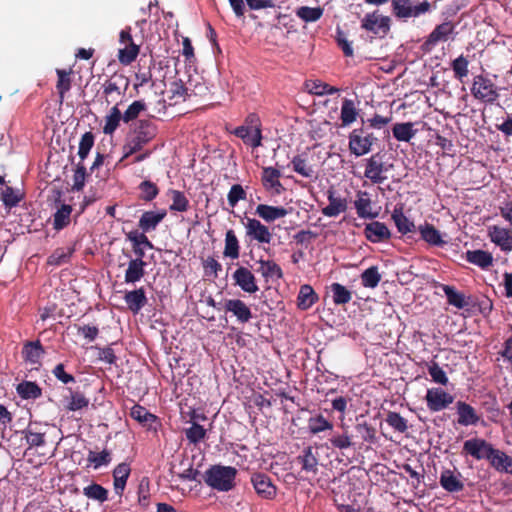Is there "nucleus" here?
Segmentation results:
<instances>
[{
	"label": "nucleus",
	"mask_w": 512,
	"mask_h": 512,
	"mask_svg": "<svg viewBox=\"0 0 512 512\" xmlns=\"http://www.w3.org/2000/svg\"><path fill=\"white\" fill-rule=\"evenodd\" d=\"M318 301V295L308 284H304L300 287L297 296V307L301 310H308Z\"/></svg>",
	"instance_id": "obj_31"
},
{
	"label": "nucleus",
	"mask_w": 512,
	"mask_h": 512,
	"mask_svg": "<svg viewBox=\"0 0 512 512\" xmlns=\"http://www.w3.org/2000/svg\"><path fill=\"white\" fill-rule=\"evenodd\" d=\"M186 438L190 443L197 444L206 436V430L203 426L193 422L192 426L185 430Z\"/></svg>",
	"instance_id": "obj_63"
},
{
	"label": "nucleus",
	"mask_w": 512,
	"mask_h": 512,
	"mask_svg": "<svg viewBox=\"0 0 512 512\" xmlns=\"http://www.w3.org/2000/svg\"><path fill=\"white\" fill-rule=\"evenodd\" d=\"M124 82V87L127 88L129 81L123 75H115L110 79L106 80L103 84V93L106 97L111 96L113 93L120 95L121 83Z\"/></svg>",
	"instance_id": "obj_46"
},
{
	"label": "nucleus",
	"mask_w": 512,
	"mask_h": 512,
	"mask_svg": "<svg viewBox=\"0 0 512 512\" xmlns=\"http://www.w3.org/2000/svg\"><path fill=\"white\" fill-rule=\"evenodd\" d=\"M365 162L364 176L371 183L380 185L387 180L385 173L388 171V168L385 166L380 153L372 155Z\"/></svg>",
	"instance_id": "obj_8"
},
{
	"label": "nucleus",
	"mask_w": 512,
	"mask_h": 512,
	"mask_svg": "<svg viewBox=\"0 0 512 512\" xmlns=\"http://www.w3.org/2000/svg\"><path fill=\"white\" fill-rule=\"evenodd\" d=\"M261 219L266 222H273L277 219L283 218L287 215L288 211L284 207L270 206L266 204H259L255 212Z\"/></svg>",
	"instance_id": "obj_30"
},
{
	"label": "nucleus",
	"mask_w": 512,
	"mask_h": 512,
	"mask_svg": "<svg viewBox=\"0 0 512 512\" xmlns=\"http://www.w3.org/2000/svg\"><path fill=\"white\" fill-rule=\"evenodd\" d=\"M232 277L235 285H238L246 293L253 294L259 290L254 274L246 267H238Z\"/></svg>",
	"instance_id": "obj_15"
},
{
	"label": "nucleus",
	"mask_w": 512,
	"mask_h": 512,
	"mask_svg": "<svg viewBox=\"0 0 512 512\" xmlns=\"http://www.w3.org/2000/svg\"><path fill=\"white\" fill-rule=\"evenodd\" d=\"M70 391V401L67 404V409L70 411H77L86 408L89 405V399L80 391Z\"/></svg>",
	"instance_id": "obj_57"
},
{
	"label": "nucleus",
	"mask_w": 512,
	"mask_h": 512,
	"mask_svg": "<svg viewBox=\"0 0 512 512\" xmlns=\"http://www.w3.org/2000/svg\"><path fill=\"white\" fill-rule=\"evenodd\" d=\"M131 31V27L127 26L119 34V43L123 47L118 50V60L123 65H130L134 62L140 51L139 45L132 38Z\"/></svg>",
	"instance_id": "obj_7"
},
{
	"label": "nucleus",
	"mask_w": 512,
	"mask_h": 512,
	"mask_svg": "<svg viewBox=\"0 0 512 512\" xmlns=\"http://www.w3.org/2000/svg\"><path fill=\"white\" fill-rule=\"evenodd\" d=\"M425 400L431 412H438L452 404L454 396L441 388H430L427 390Z\"/></svg>",
	"instance_id": "obj_10"
},
{
	"label": "nucleus",
	"mask_w": 512,
	"mask_h": 512,
	"mask_svg": "<svg viewBox=\"0 0 512 512\" xmlns=\"http://www.w3.org/2000/svg\"><path fill=\"white\" fill-rule=\"evenodd\" d=\"M46 351L40 340L26 341L21 350L23 361L33 367L41 364V359Z\"/></svg>",
	"instance_id": "obj_14"
},
{
	"label": "nucleus",
	"mask_w": 512,
	"mask_h": 512,
	"mask_svg": "<svg viewBox=\"0 0 512 512\" xmlns=\"http://www.w3.org/2000/svg\"><path fill=\"white\" fill-rule=\"evenodd\" d=\"M130 416L141 425L151 428L158 418L156 415L150 413L145 407L135 404L130 410Z\"/></svg>",
	"instance_id": "obj_34"
},
{
	"label": "nucleus",
	"mask_w": 512,
	"mask_h": 512,
	"mask_svg": "<svg viewBox=\"0 0 512 512\" xmlns=\"http://www.w3.org/2000/svg\"><path fill=\"white\" fill-rule=\"evenodd\" d=\"M280 171L273 167H264L262 171V183L267 189H275L277 192L282 184L279 181Z\"/></svg>",
	"instance_id": "obj_40"
},
{
	"label": "nucleus",
	"mask_w": 512,
	"mask_h": 512,
	"mask_svg": "<svg viewBox=\"0 0 512 512\" xmlns=\"http://www.w3.org/2000/svg\"><path fill=\"white\" fill-rule=\"evenodd\" d=\"M488 462L497 472L512 475V456L504 451L494 448Z\"/></svg>",
	"instance_id": "obj_18"
},
{
	"label": "nucleus",
	"mask_w": 512,
	"mask_h": 512,
	"mask_svg": "<svg viewBox=\"0 0 512 512\" xmlns=\"http://www.w3.org/2000/svg\"><path fill=\"white\" fill-rule=\"evenodd\" d=\"M23 434L29 447H40L46 443V432L42 430L41 425L37 422H30Z\"/></svg>",
	"instance_id": "obj_20"
},
{
	"label": "nucleus",
	"mask_w": 512,
	"mask_h": 512,
	"mask_svg": "<svg viewBox=\"0 0 512 512\" xmlns=\"http://www.w3.org/2000/svg\"><path fill=\"white\" fill-rule=\"evenodd\" d=\"M355 430L364 442L374 443L376 441V429L367 421L358 422Z\"/></svg>",
	"instance_id": "obj_55"
},
{
	"label": "nucleus",
	"mask_w": 512,
	"mask_h": 512,
	"mask_svg": "<svg viewBox=\"0 0 512 512\" xmlns=\"http://www.w3.org/2000/svg\"><path fill=\"white\" fill-rule=\"evenodd\" d=\"M73 253L70 248H58L47 259V264L60 266L67 263Z\"/></svg>",
	"instance_id": "obj_54"
},
{
	"label": "nucleus",
	"mask_w": 512,
	"mask_h": 512,
	"mask_svg": "<svg viewBox=\"0 0 512 512\" xmlns=\"http://www.w3.org/2000/svg\"><path fill=\"white\" fill-rule=\"evenodd\" d=\"M146 262L140 259H131L125 271L124 280L127 284L140 281L145 275Z\"/></svg>",
	"instance_id": "obj_27"
},
{
	"label": "nucleus",
	"mask_w": 512,
	"mask_h": 512,
	"mask_svg": "<svg viewBox=\"0 0 512 512\" xmlns=\"http://www.w3.org/2000/svg\"><path fill=\"white\" fill-rule=\"evenodd\" d=\"M259 268L257 271L266 279V281L272 279H281L283 272L281 267L274 261H260Z\"/></svg>",
	"instance_id": "obj_39"
},
{
	"label": "nucleus",
	"mask_w": 512,
	"mask_h": 512,
	"mask_svg": "<svg viewBox=\"0 0 512 512\" xmlns=\"http://www.w3.org/2000/svg\"><path fill=\"white\" fill-rule=\"evenodd\" d=\"M385 421L398 433L404 434L408 431V421L398 412L389 411L386 415Z\"/></svg>",
	"instance_id": "obj_49"
},
{
	"label": "nucleus",
	"mask_w": 512,
	"mask_h": 512,
	"mask_svg": "<svg viewBox=\"0 0 512 512\" xmlns=\"http://www.w3.org/2000/svg\"><path fill=\"white\" fill-rule=\"evenodd\" d=\"M247 234L256 239L260 243H269L271 241V233L267 226H246Z\"/></svg>",
	"instance_id": "obj_59"
},
{
	"label": "nucleus",
	"mask_w": 512,
	"mask_h": 512,
	"mask_svg": "<svg viewBox=\"0 0 512 512\" xmlns=\"http://www.w3.org/2000/svg\"><path fill=\"white\" fill-rule=\"evenodd\" d=\"M332 448L344 450L353 446L352 436L347 431L339 434L335 433L329 438Z\"/></svg>",
	"instance_id": "obj_56"
},
{
	"label": "nucleus",
	"mask_w": 512,
	"mask_h": 512,
	"mask_svg": "<svg viewBox=\"0 0 512 512\" xmlns=\"http://www.w3.org/2000/svg\"><path fill=\"white\" fill-rule=\"evenodd\" d=\"M124 300L129 310L134 314L139 313L141 309L147 304V297L142 287L126 292L124 295Z\"/></svg>",
	"instance_id": "obj_24"
},
{
	"label": "nucleus",
	"mask_w": 512,
	"mask_h": 512,
	"mask_svg": "<svg viewBox=\"0 0 512 512\" xmlns=\"http://www.w3.org/2000/svg\"><path fill=\"white\" fill-rule=\"evenodd\" d=\"M237 469L232 466L212 465L204 473V482L212 489L227 492L235 487Z\"/></svg>",
	"instance_id": "obj_2"
},
{
	"label": "nucleus",
	"mask_w": 512,
	"mask_h": 512,
	"mask_svg": "<svg viewBox=\"0 0 512 512\" xmlns=\"http://www.w3.org/2000/svg\"><path fill=\"white\" fill-rule=\"evenodd\" d=\"M362 28L375 34L380 31L386 33L389 30V18L379 17L375 13L367 14L362 19Z\"/></svg>",
	"instance_id": "obj_25"
},
{
	"label": "nucleus",
	"mask_w": 512,
	"mask_h": 512,
	"mask_svg": "<svg viewBox=\"0 0 512 512\" xmlns=\"http://www.w3.org/2000/svg\"><path fill=\"white\" fill-rule=\"evenodd\" d=\"M147 106L143 100H136L132 102L123 113V121L129 123L136 120L139 115L146 110Z\"/></svg>",
	"instance_id": "obj_51"
},
{
	"label": "nucleus",
	"mask_w": 512,
	"mask_h": 512,
	"mask_svg": "<svg viewBox=\"0 0 512 512\" xmlns=\"http://www.w3.org/2000/svg\"><path fill=\"white\" fill-rule=\"evenodd\" d=\"M322 14L321 7L302 6L296 11V15L305 22H315L321 18Z\"/></svg>",
	"instance_id": "obj_53"
},
{
	"label": "nucleus",
	"mask_w": 512,
	"mask_h": 512,
	"mask_svg": "<svg viewBox=\"0 0 512 512\" xmlns=\"http://www.w3.org/2000/svg\"><path fill=\"white\" fill-rule=\"evenodd\" d=\"M131 469L129 464L120 463L113 470V485L116 494L122 495L125 489Z\"/></svg>",
	"instance_id": "obj_28"
},
{
	"label": "nucleus",
	"mask_w": 512,
	"mask_h": 512,
	"mask_svg": "<svg viewBox=\"0 0 512 512\" xmlns=\"http://www.w3.org/2000/svg\"><path fill=\"white\" fill-rule=\"evenodd\" d=\"M468 66L469 61L463 55H460L454 59L451 63V67L455 78L461 81L464 77H466L469 73Z\"/></svg>",
	"instance_id": "obj_58"
},
{
	"label": "nucleus",
	"mask_w": 512,
	"mask_h": 512,
	"mask_svg": "<svg viewBox=\"0 0 512 512\" xmlns=\"http://www.w3.org/2000/svg\"><path fill=\"white\" fill-rule=\"evenodd\" d=\"M440 287L447 298L448 304L456 307L457 309H463L470 304L468 301L470 297L467 299L465 295L461 292H458L454 286L441 284Z\"/></svg>",
	"instance_id": "obj_29"
},
{
	"label": "nucleus",
	"mask_w": 512,
	"mask_h": 512,
	"mask_svg": "<svg viewBox=\"0 0 512 512\" xmlns=\"http://www.w3.org/2000/svg\"><path fill=\"white\" fill-rule=\"evenodd\" d=\"M83 494L91 500L99 503H104L108 500V490L102 485L97 483H91L90 485L83 488Z\"/></svg>",
	"instance_id": "obj_45"
},
{
	"label": "nucleus",
	"mask_w": 512,
	"mask_h": 512,
	"mask_svg": "<svg viewBox=\"0 0 512 512\" xmlns=\"http://www.w3.org/2000/svg\"><path fill=\"white\" fill-rule=\"evenodd\" d=\"M222 309L225 313H230L232 317H235L240 324H246L253 318L250 307L241 299L224 300Z\"/></svg>",
	"instance_id": "obj_11"
},
{
	"label": "nucleus",
	"mask_w": 512,
	"mask_h": 512,
	"mask_svg": "<svg viewBox=\"0 0 512 512\" xmlns=\"http://www.w3.org/2000/svg\"><path fill=\"white\" fill-rule=\"evenodd\" d=\"M461 478L462 475L460 472L456 473L450 469H445L440 474L439 483L445 491L458 493L464 489V483Z\"/></svg>",
	"instance_id": "obj_16"
},
{
	"label": "nucleus",
	"mask_w": 512,
	"mask_h": 512,
	"mask_svg": "<svg viewBox=\"0 0 512 512\" xmlns=\"http://www.w3.org/2000/svg\"><path fill=\"white\" fill-rule=\"evenodd\" d=\"M329 290L332 293V300L335 305H345L352 299V292L340 283H332Z\"/></svg>",
	"instance_id": "obj_37"
},
{
	"label": "nucleus",
	"mask_w": 512,
	"mask_h": 512,
	"mask_svg": "<svg viewBox=\"0 0 512 512\" xmlns=\"http://www.w3.org/2000/svg\"><path fill=\"white\" fill-rule=\"evenodd\" d=\"M168 196L172 200L170 210L184 212L189 206V201L182 191L170 189L167 192Z\"/></svg>",
	"instance_id": "obj_48"
},
{
	"label": "nucleus",
	"mask_w": 512,
	"mask_h": 512,
	"mask_svg": "<svg viewBox=\"0 0 512 512\" xmlns=\"http://www.w3.org/2000/svg\"><path fill=\"white\" fill-rule=\"evenodd\" d=\"M358 116V111L355 107L353 100L344 99L341 106V114L340 119L342 122V126H348L356 121Z\"/></svg>",
	"instance_id": "obj_43"
},
{
	"label": "nucleus",
	"mask_w": 512,
	"mask_h": 512,
	"mask_svg": "<svg viewBox=\"0 0 512 512\" xmlns=\"http://www.w3.org/2000/svg\"><path fill=\"white\" fill-rule=\"evenodd\" d=\"M243 126L248 127L250 130H253L254 133V142L252 143L253 148H257L261 146L262 134H261V122L260 118L255 113H250L244 121Z\"/></svg>",
	"instance_id": "obj_47"
},
{
	"label": "nucleus",
	"mask_w": 512,
	"mask_h": 512,
	"mask_svg": "<svg viewBox=\"0 0 512 512\" xmlns=\"http://www.w3.org/2000/svg\"><path fill=\"white\" fill-rule=\"evenodd\" d=\"M491 241L501 248L505 252L512 250V234L509 229L501 226H492L489 231Z\"/></svg>",
	"instance_id": "obj_19"
},
{
	"label": "nucleus",
	"mask_w": 512,
	"mask_h": 512,
	"mask_svg": "<svg viewBox=\"0 0 512 512\" xmlns=\"http://www.w3.org/2000/svg\"><path fill=\"white\" fill-rule=\"evenodd\" d=\"M296 461L301 464L302 470L306 473L316 475L318 472V458L313 452L311 446H307L302 450V453L297 456Z\"/></svg>",
	"instance_id": "obj_26"
},
{
	"label": "nucleus",
	"mask_w": 512,
	"mask_h": 512,
	"mask_svg": "<svg viewBox=\"0 0 512 512\" xmlns=\"http://www.w3.org/2000/svg\"><path fill=\"white\" fill-rule=\"evenodd\" d=\"M466 260L482 269H487L493 263L492 254L484 250L467 251Z\"/></svg>",
	"instance_id": "obj_35"
},
{
	"label": "nucleus",
	"mask_w": 512,
	"mask_h": 512,
	"mask_svg": "<svg viewBox=\"0 0 512 512\" xmlns=\"http://www.w3.org/2000/svg\"><path fill=\"white\" fill-rule=\"evenodd\" d=\"M362 285L367 288H375L381 281V275L377 266H371L361 274Z\"/></svg>",
	"instance_id": "obj_50"
},
{
	"label": "nucleus",
	"mask_w": 512,
	"mask_h": 512,
	"mask_svg": "<svg viewBox=\"0 0 512 512\" xmlns=\"http://www.w3.org/2000/svg\"><path fill=\"white\" fill-rule=\"evenodd\" d=\"M290 164L294 172L305 178L311 179L315 176L313 166L308 163L306 154H298L294 156Z\"/></svg>",
	"instance_id": "obj_33"
},
{
	"label": "nucleus",
	"mask_w": 512,
	"mask_h": 512,
	"mask_svg": "<svg viewBox=\"0 0 512 512\" xmlns=\"http://www.w3.org/2000/svg\"><path fill=\"white\" fill-rule=\"evenodd\" d=\"M121 120H123V115L121 114L118 106L115 105L110 109L109 114L105 117L103 133L106 135H112L118 128Z\"/></svg>",
	"instance_id": "obj_44"
},
{
	"label": "nucleus",
	"mask_w": 512,
	"mask_h": 512,
	"mask_svg": "<svg viewBox=\"0 0 512 512\" xmlns=\"http://www.w3.org/2000/svg\"><path fill=\"white\" fill-rule=\"evenodd\" d=\"M421 238L429 245L443 247L451 239H446L447 234H441L434 226H418Z\"/></svg>",
	"instance_id": "obj_22"
},
{
	"label": "nucleus",
	"mask_w": 512,
	"mask_h": 512,
	"mask_svg": "<svg viewBox=\"0 0 512 512\" xmlns=\"http://www.w3.org/2000/svg\"><path fill=\"white\" fill-rule=\"evenodd\" d=\"M112 460L111 452L104 449L101 452H95L93 450H89L87 461V467H93V469L97 470L102 466H107L110 464Z\"/></svg>",
	"instance_id": "obj_41"
},
{
	"label": "nucleus",
	"mask_w": 512,
	"mask_h": 512,
	"mask_svg": "<svg viewBox=\"0 0 512 512\" xmlns=\"http://www.w3.org/2000/svg\"><path fill=\"white\" fill-rule=\"evenodd\" d=\"M328 205L323 209V214L329 217L338 216L347 209V200L337 195L336 191L329 189L327 191Z\"/></svg>",
	"instance_id": "obj_17"
},
{
	"label": "nucleus",
	"mask_w": 512,
	"mask_h": 512,
	"mask_svg": "<svg viewBox=\"0 0 512 512\" xmlns=\"http://www.w3.org/2000/svg\"><path fill=\"white\" fill-rule=\"evenodd\" d=\"M157 126L150 119L138 120L134 128L128 134L124 145V157H128L141 151L157 135Z\"/></svg>",
	"instance_id": "obj_1"
},
{
	"label": "nucleus",
	"mask_w": 512,
	"mask_h": 512,
	"mask_svg": "<svg viewBox=\"0 0 512 512\" xmlns=\"http://www.w3.org/2000/svg\"><path fill=\"white\" fill-rule=\"evenodd\" d=\"M428 373L431 376L432 381L437 384L446 386L449 382L445 371L439 366L437 362L432 361L428 365Z\"/></svg>",
	"instance_id": "obj_61"
},
{
	"label": "nucleus",
	"mask_w": 512,
	"mask_h": 512,
	"mask_svg": "<svg viewBox=\"0 0 512 512\" xmlns=\"http://www.w3.org/2000/svg\"><path fill=\"white\" fill-rule=\"evenodd\" d=\"M457 413V423L461 426H476L479 423L484 425L476 409L465 401H457L455 404Z\"/></svg>",
	"instance_id": "obj_13"
},
{
	"label": "nucleus",
	"mask_w": 512,
	"mask_h": 512,
	"mask_svg": "<svg viewBox=\"0 0 512 512\" xmlns=\"http://www.w3.org/2000/svg\"><path fill=\"white\" fill-rule=\"evenodd\" d=\"M169 92L171 93V99H177L175 103H177L179 99L185 101L190 97L188 94V88L182 80L173 81L170 85Z\"/></svg>",
	"instance_id": "obj_62"
},
{
	"label": "nucleus",
	"mask_w": 512,
	"mask_h": 512,
	"mask_svg": "<svg viewBox=\"0 0 512 512\" xmlns=\"http://www.w3.org/2000/svg\"><path fill=\"white\" fill-rule=\"evenodd\" d=\"M391 8L396 18L407 19L429 12L431 4L428 1L415 4L412 0H391Z\"/></svg>",
	"instance_id": "obj_5"
},
{
	"label": "nucleus",
	"mask_w": 512,
	"mask_h": 512,
	"mask_svg": "<svg viewBox=\"0 0 512 512\" xmlns=\"http://www.w3.org/2000/svg\"><path fill=\"white\" fill-rule=\"evenodd\" d=\"M246 196L247 193L240 184L232 185L227 195L229 206L234 208L240 200H245Z\"/></svg>",
	"instance_id": "obj_64"
},
{
	"label": "nucleus",
	"mask_w": 512,
	"mask_h": 512,
	"mask_svg": "<svg viewBox=\"0 0 512 512\" xmlns=\"http://www.w3.org/2000/svg\"><path fill=\"white\" fill-rule=\"evenodd\" d=\"M94 140H95V137L91 131H88L82 135L80 142H79V149H78V155H79L81 161H83L85 158H87L90 150L92 149V147L94 145Z\"/></svg>",
	"instance_id": "obj_60"
},
{
	"label": "nucleus",
	"mask_w": 512,
	"mask_h": 512,
	"mask_svg": "<svg viewBox=\"0 0 512 512\" xmlns=\"http://www.w3.org/2000/svg\"><path fill=\"white\" fill-rule=\"evenodd\" d=\"M138 189L140 191L139 198L147 202L155 199L159 193V188L157 185L150 180L142 181L139 184Z\"/></svg>",
	"instance_id": "obj_52"
},
{
	"label": "nucleus",
	"mask_w": 512,
	"mask_h": 512,
	"mask_svg": "<svg viewBox=\"0 0 512 512\" xmlns=\"http://www.w3.org/2000/svg\"><path fill=\"white\" fill-rule=\"evenodd\" d=\"M356 214L359 218L364 220H371L378 218L382 212V207L377 200L372 199V195L363 190H358L353 202Z\"/></svg>",
	"instance_id": "obj_4"
},
{
	"label": "nucleus",
	"mask_w": 512,
	"mask_h": 512,
	"mask_svg": "<svg viewBox=\"0 0 512 512\" xmlns=\"http://www.w3.org/2000/svg\"><path fill=\"white\" fill-rule=\"evenodd\" d=\"M412 122L396 123L392 127V133L396 140L401 142H409L415 135L416 130L413 129Z\"/></svg>",
	"instance_id": "obj_36"
},
{
	"label": "nucleus",
	"mask_w": 512,
	"mask_h": 512,
	"mask_svg": "<svg viewBox=\"0 0 512 512\" xmlns=\"http://www.w3.org/2000/svg\"><path fill=\"white\" fill-rule=\"evenodd\" d=\"M251 483L257 495L262 499L272 500L276 497L277 487L267 474L262 472L252 474Z\"/></svg>",
	"instance_id": "obj_12"
},
{
	"label": "nucleus",
	"mask_w": 512,
	"mask_h": 512,
	"mask_svg": "<svg viewBox=\"0 0 512 512\" xmlns=\"http://www.w3.org/2000/svg\"><path fill=\"white\" fill-rule=\"evenodd\" d=\"M454 31V25L451 22H443L437 25L427 37L424 45L433 47L438 42H445L448 40L449 35Z\"/></svg>",
	"instance_id": "obj_21"
},
{
	"label": "nucleus",
	"mask_w": 512,
	"mask_h": 512,
	"mask_svg": "<svg viewBox=\"0 0 512 512\" xmlns=\"http://www.w3.org/2000/svg\"><path fill=\"white\" fill-rule=\"evenodd\" d=\"M470 91L476 100L485 104L492 105L499 98L498 87L490 78L483 74L474 76Z\"/></svg>",
	"instance_id": "obj_3"
},
{
	"label": "nucleus",
	"mask_w": 512,
	"mask_h": 512,
	"mask_svg": "<svg viewBox=\"0 0 512 512\" xmlns=\"http://www.w3.org/2000/svg\"><path fill=\"white\" fill-rule=\"evenodd\" d=\"M56 74H57V78H58L57 82H56V90L59 95V103L62 104L65 99L66 93L69 92L72 87V77L71 76L73 74V70H72V68H69V69L57 68Z\"/></svg>",
	"instance_id": "obj_23"
},
{
	"label": "nucleus",
	"mask_w": 512,
	"mask_h": 512,
	"mask_svg": "<svg viewBox=\"0 0 512 512\" xmlns=\"http://www.w3.org/2000/svg\"><path fill=\"white\" fill-rule=\"evenodd\" d=\"M333 427V423L327 420L322 414H318L308 419V429L313 435H317L326 430H333Z\"/></svg>",
	"instance_id": "obj_42"
},
{
	"label": "nucleus",
	"mask_w": 512,
	"mask_h": 512,
	"mask_svg": "<svg viewBox=\"0 0 512 512\" xmlns=\"http://www.w3.org/2000/svg\"><path fill=\"white\" fill-rule=\"evenodd\" d=\"M18 395L22 399H37L42 395V389L32 381H23L16 387Z\"/></svg>",
	"instance_id": "obj_38"
},
{
	"label": "nucleus",
	"mask_w": 512,
	"mask_h": 512,
	"mask_svg": "<svg viewBox=\"0 0 512 512\" xmlns=\"http://www.w3.org/2000/svg\"><path fill=\"white\" fill-rule=\"evenodd\" d=\"M377 139L363 128L354 129L349 135V151L356 157L368 154Z\"/></svg>",
	"instance_id": "obj_6"
},
{
	"label": "nucleus",
	"mask_w": 512,
	"mask_h": 512,
	"mask_svg": "<svg viewBox=\"0 0 512 512\" xmlns=\"http://www.w3.org/2000/svg\"><path fill=\"white\" fill-rule=\"evenodd\" d=\"M364 235L372 243H385L390 240L392 233L388 226H365Z\"/></svg>",
	"instance_id": "obj_32"
},
{
	"label": "nucleus",
	"mask_w": 512,
	"mask_h": 512,
	"mask_svg": "<svg viewBox=\"0 0 512 512\" xmlns=\"http://www.w3.org/2000/svg\"><path fill=\"white\" fill-rule=\"evenodd\" d=\"M495 447L482 438H472L466 440L463 444V453L470 455L475 460H489Z\"/></svg>",
	"instance_id": "obj_9"
}]
</instances>
